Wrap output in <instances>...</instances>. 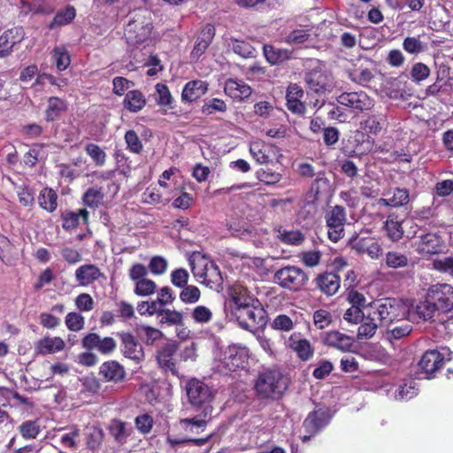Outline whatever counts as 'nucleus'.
<instances>
[{
  "instance_id": "obj_4",
  "label": "nucleus",
  "mask_w": 453,
  "mask_h": 453,
  "mask_svg": "<svg viewBox=\"0 0 453 453\" xmlns=\"http://www.w3.org/2000/svg\"><path fill=\"white\" fill-rule=\"evenodd\" d=\"M308 274L300 267L287 265L277 270L273 280L280 287L290 291H299L307 283Z\"/></svg>"
},
{
  "instance_id": "obj_23",
  "label": "nucleus",
  "mask_w": 453,
  "mask_h": 453,
  "mask_svg": "<svg viewBox=\"0 0 453 453\" xmlns=\"http://www.w3.org/2000/svg\"><path fill=\"white\" fill-rule=\"evenodd\" d=\"M230 296L234 303V312L249 305L258 303V300L250 294L246 287L242 285L234 286Z\"/></svg>"
},
{
  "instance_id": "obj_59",
  "label": "nucleus",
  "mask_w": 453,
  "mask_h": 453,
  "mask_svg": "<svg viewBox=\"0 0 453 453\" xmlns=\"http://www.w3.org/2000/svg\"><path fill=\"white\" fill-rule=\"evenodd\" d=\"M310 38V34L308 30L303 28L295 29L291 31L286 37H285V42L288 44H302L308 41Z\"/></svg>"
},
{
  "instance_id": "obj_13",
  "label": "nucleus",
  "mask_w": 453,
  "mask_h": 453,
  "mask_svg": "<svg viewBox=\"0 0 453 453\" xmlns=\"http://www.w3.org/2000/svg\"><path fill=\"white\" fill-rule=\"evenodd\" d=\"M180 342H179L180 343ZM179 348L178 342H173L166 343L160 349L157 350V360L159 366L165 372H171L173 374H177L176 370V351Z\"/></svg>"
},
{
  "instance_id": "obj_29",
  "label": "nucleus",
  "mask_w": 453,
  "mask_h": 453,
  "mask_svg": "<svg viewBox=\"0 0 453 453\" xmlns=\"http://www.w3.org/2000/svg\"><path fill=\"white\" fill-rule=\"evenodd\" d=\"M264 56L272 65H280L290 58L291 51L286 49L277 48L271 44L263 47Z\"/></svg>"
},
{
  "instance_id": "obj_64",
  "label": "nucleus",
  "mask_w": 453,
  "mask_h": 453,
  "mask_svg": "<svg viewBox=\"0 0 453 453\" xmlns=\"http://www.w3.org/2000/svg\"><path fill=\"white\" fill-rule=\"evenodd\" d=\"M167 266L166 259L161 256L153 257L149 264L150 271L156 275L164 274L167 270Z\"/></svg>"
},
{
  "instance_id": "obj_11",
  "label": "nucleus",
  "mask_w": 453,
  "mask_h": 453,
  "mask_svg": "<svg viewBox=\"0 0 453 453\" xmlns=\"http://www.w3.org/2000/svg\"><path fill=\"white\" fill-rule=\"evenodd\" d=\"M427 293L437 311L449 312L453 309V288L450 285H434Z\"/></svg>"
},
{
  "instance_id": "obj_16",
  "label": "nucleus",
  "mask_w": 453,
  "mask_h": 453,
  "mask_svg": "<svg viewBox=\"0 0 453 453\" xmlns=\"http://www.w3.org/2000/svg\"><path fill=\"white\" fill-rule=\"evenodd\" d=\"M25 34L23 28L15 27L5 30L0 35V58L8 56L15 44L19 43L24 39Z\"/></svg>"
},
{
  "instance_id": "obj_6",
  "label": "nucleus",
  "mask_w": 453,
  "mask_h": 453,
  "mask_svg": "<svg viewBox=\"0 0 453 453\" xmlns=\"http://www.w3.org/2000/svg\"><path fill=\"white\" fill-rule=\"evenodd\" d=\"M305 82L308 88L318 95L331 92L335 86L332 73L320 65L306 73Z\"/></svg>"
},
{
  "instance_id": "obj_32",
  "label": "nucleus",
  "mask_w": 453,
  "mask_h": 453,
  "mask_svg": "<svg viewBox=\"0 0 453 453\" xmlns=\"http://www.w3.org/2000/svg\"><path fill=\"white\" fill-rule=\"evenodd\" d=\"M53 64L59 72L66 70L71 64V58L67 49L63 46H56L50 52Z\"/></svg>"
},
{
  "instance_id": "obj_2",
  "label": "nucleus",
  "mask_w": 453,
  "mask_h": 453,
  "mask_svg": "<svg viewBox=\"0 0 453 453\" xmlns=\"http://www.w3.org/2000/svg\"><path fill=\"white\" fill-rule=\"evenodd\" d=\"M152 28L150 11L139 9L131 12L124 32L127 44L131 47H145V44L151 41Z\"/></svg>"
},
{
  "instance_id": "obj_48",
  "label": "nucleus",
  "mask_w": 453,
  "mask_h": 453,
  "mask_svg": "<svg viewBox=\"0 0 453 453\" xmlns=\"http://www.w3.org/2000/svg\"><path fill=\"white\" fill-rule=\"evenodd\" d=\"M222 282V277L219 272L218 265L215 263H211L209 265V269L206 273V276L203 280H201V283L209 286L210 288H214L216 286L220 285Z\"/></svg>"
},
{
  "instance_id": "obj_14",
  "label": "nucleus",
  "mask_w": 453,
  "mask_h": 453,
  "mask_svg": "<svg viewBox=\"0 0 453 453\" xmlns=\"http://www.w3.org/2000/svg\"><path fill=\"white\" fill-rule=\"evenodd\" d=\"M444 364V357L438 350H428L425 352L419 361V367L426 374V379H432L434 377V372H437Z\"/></svg>"
},
{
  "instance_id": "obj_50",
  "label": "nucleus",
  "mask_w": 453,
  "mask_h": 453,
  "mask_svg": "<svg viewBox=\"0 0 453 453\" xmlns=\"http://www.w3.org/2000/svg\"><path fill=\"white\" fill-rule=\"evenodd\" d=\"M86 153L98 166H103L106 161V153L96 144L88 143L85 147Z\"/></svg>"
},
{
  "instance_id": "obj_47",
  "label": "nucleus",
  "mask_w": 453,
  "mask_h": 453,
  "mask_svg": "<svg viewBox=\"0 0 453 453\" xmlns=\"http://www.w3.org/2000/svg\"><path fill=\"white\" fill-rule=\"evenodd\" d=\"M104 194L101 188H89L83 195V203L90 208H96L101 203Z\"/></svg>"
},
{
  "instance_id": "obj_57",
  "label": "nucleus",
  "mask_w": 453,
  "mask_h": 453,
  "mask_svg": "<svg viewBox=\"0 0 453 453\" xmlns=\"http://www.w3.org/2000/svg\"><path fill=\"white\" fill-rule=\"evenodd\" d=\"M290 347L296 352L298 357L303 361L310 359L313 355L310 342H292Z\"/></svg>"
},
{
  "instance_id": "obj_17",
  "label": "nucleus",
  "mask_w": 453,
  "mask_h": 453,
  "mask_svg": "<svg viewBox=\"0 0 453 453\" xmlns=\"http://www.w3.org/2000/svg\"><path fill=\"white\" fill-rule=\"evenodd\" d=\"M226 95L236 101H243L252 94V88L242 80L229 78L225 81Z\"/></svg>"
},
{
  "instance_id": "obj_37",
  "label": "nucleus",
  "mask_w": 453,
  "mask_h": 453,
  "mask_svg": "<svg viewBox=\"0 0 453 453\" xmlns=\"http://www.w3.org/2000/svg\"><path fill=\"white\" fill-rule=\"evenodd\" d=\"M408 223V221H403ZM385 228L388 238L393 242L401 240L403 236L402 222L395 219L394 215H389L385 222Z\"/></svg>"
},
{
  "instance_id": "obj_12",
  "label": "nucleus",
  "mask_w": 453,
  "mask_h": 453,
  "mask_svg": "<svg viewBox=\"0 0 453 453\" xmlns=\"http://www.w3.org/2000/svg\"><path fill=\"white\" fill-rule=\"evenodd\" d=\"M349 245L357 254H367L372 259H378L382 256L380 245L371 237L354 236L349 240Z\"/></svg>"
},
{
  "instance_id": "obj_63",
  "label": "nucleus",
  "mask_w": 453,
  "mask_h": 453,
  "mask_svg": "<svg viewBox=\"0 0 453 453\" xmlns=\"http://www.w3.org/2000/svg\"><path fill=\"white\" fill-rule=\"evenodd\" d=\"M374 318H366L365 322H363L358 326V336L359 337H366V338H372L378 327V325L374 322Z\"/></svg>"
},
{
  "instance_id": "obj_5",
  "label": "nucleus",
  "mask_w": 453,
  "mask_h": 453,
  "mask_svg": "<svg viewBox=\"0 0 453 453\" xmlns=\"http://www.w3.org/2000/svg\"><path fill=\"white\" fill-rule=\"evenodd\" d=\"M186 392L189 403L195 409L203 410L211 406L214 392L207 384L197 379H191L186 384Z\"/></svg>"
},
{
  "instance_id": "obj_15",
  "label": "nucleus",
  "mask_w": 453,
  "mask_h": 453,
  "mask_svg": "<svg viewBox=\"0 0 453 453\" xmlns=\"http://www.w3.org/2000/svg\"><path fill=\"white\" fill-rule=\"evenodd\" d=\"M416 251L421 256L437 254L442 249V243L439 235L427 233L419 237L414 243Z\"/></svg>"
},
{
  "instance_id": "obj_35",
  "label": "nucleus",
  "mask_w": 453,
  "mask_h": 453,
  "mask_svg": "<svg viewBox=\"0 0 453 453\" xmlns=\"http://www.w3.org/2000/svg\"><path fill=\"white\" fill-rule=\"evenodd\" d=\"M76 16V10L73 6L67 5L64 9L59 10L51 23L50 24V28H54L55 27L65 26L71 23Z\"/></svg>"
},
{
  "instance_id": "obj_58",
  "label": "nucleus",
  "mask_w": 453,
  "mask_h": 453,
  "mask_svg": "<svg viewBox=\"0 0 453 453\" xmlns=\"http://www.w3.org/2000/svg\"><path fill=\"white\" fill-rule=\"evenodd\" d=\"M201 293L197 287L187 285L180 294V299L185 303H195L200 298Z\"/></svg>"
},
{
  "instance_id": "obj_52",
  "label": "nucleus",
  "mask_w": 453,
  "mask_h": 453,
  "mask_svg": "<svg viewBox=\"0 0 453 453\" xmlns=\"http://www.w3.org/2000/svg\"><path fill=\"white\" fill-rule=\"evenodd\" d=\"M135 334L136 337H146L148 340H159L163 335L162 332L157 328L139 324L135 326Z\"/></svg>"
},
{
  "instance_id": "obj_61",
  "label": "nucleus",
  "mask_w": 453,
  "mask_h": 453,
  "mask_svg": "<svg viewBox=\"0 0 453 453\" xmlns=\"http://www.w3.org/2000/svg\"><path fill=\"white\" fill-rule=\"evenodd\" d=\"M134 424L137 430L140 433L145 434H149L151 431L154 425V420L150 414L144 413L135 418Z\"/></svg>"
},
{
  "instance_id": "obj_44",
  "label": "nucleus",
  "mask_w": 453,
  "mask_h": 453,
  "mask_svg": "<svg viewBox=\"0 0 453 453\" xmlns=\"http://www.w3.org/2000/svg\"><path fill=\"white\" fill-rule=\"evenodd\" d=\"M122 351L126 357L137 361L144 357L143 349L140 342H123Z\"/></svg>"
},
{
  "instance_id": "obj_56",
  "label": "nucleus",
  "mask_w": 453,
  "mask_h": 453,
  "mask_svg": "<svg viewBox=\"0 0 453 453\" xmlns=\"http://www.w3.org/2000/svg\"><path fill=\"white\" fill-rule=\"evenodd\" d=\"M65 342H38L37 352L42 355L53 354L63 350Z\"/></svg>"
},
{
  "instance_id": "obj_10",
  "label": "nucleus",
  "mask_w": 453,
  "mask_h": 453,
  "mask_svg": "<svg viewBox=\"0 0 453 453\" xmlns=\"http://www.w3.org/2000/svg\"><path fill=\"white\" fill-rule=\"evenodd\" d=\"M373 314L381 323H388L403 317L405 307L399 300L386 298L379 302Z\"/></svg>"
},
{
  "instance_id": "obj_25",
  "label": "nucleus",
  "mask_w": 453,
  "mask_h": 453,
  "mask_svg": "<svg viewBox=\"0 0 453 453\" xmlns=\"http://www.w3.org/2000/svg\"><path fill=\"white\" fill-rule=\"evenodd\" d=\"M99 374L107 381L118 383L122 381L126 376L125 369L116 361H107L102 364L99 368Z\"/></svg>"
},
{
  "instance_id": "obj_24",
  "label": "nucleus",
  "mask_w": 453,
  "mask_h": 453,
  "mask_svg": "<svg viewBox=\"0 0 453 453\" xmlns=\"http://www.w3.org/2000/svg\"><path fill=\"white\" fill-rule=\"evenodd\" d=\"M75 278L81 286H88L100 278H104V275L96 265L88 264L76 269Z\"/></svg>"
},
{
  "instance_id": "obj_21",
  "label": "nucleus",
  "mask_w": 453,
  "mask_h": 453,
  "mask_svg": "<svg viewBox=\"0 0 453 453\" xmlns=\"http://www.w3.org/2000/svg\"><path fill=\"white\" fill-rule=\"evenodd\" d=\"M329 421L326 411L321 409L311 411L303 420V426L305 431L311 435H315Z\"/></svg>"
},
{
  "instance_id": "obj_54",
  "label": "nucleus",
  "mask_w": 453,
  "mask_h": 453,
  "mask_svg": "<svg viewBox=\"0 0 453 453\" xmlns=\"http://www.w3.org/2000/svg\"><path fill=\"white\" fill-rule=\"evenodd\" d=\"M163 309V305L160 303H157V300H154L151 302H141L137 305V310L141 315L148 314L150 316L157 315L159 316L161 311Z\"/></svg>"
},
{
  "instance_id": "obj_46",
  "label": "nucleus",
  "mask_w": 453,
  "mask_h": 453,
  "mask_svg": "<svg viewBox=\"0 0 453 453\" xmlns=\"http://www.w3.org/2000/svg\"><path fill=\"white\" fill-rule=\"evenodd\" d=\"M160 324L180 326L182 325L183 316L181 312L175 310L162 309L159 316Z\"/></svg>"
},
{
  "instance_id": "obj_20",
  "label": "nucleus",
  "mask_w": 453,
  "mask_h": 453,
  "mask_svg": "<svg viewBox=\"0 0 453 453\" xmlns=\"http://www.w3.org/2000/svg\"><path fill=\"white\" fill-rule=\"evenodd\" d=\"M303 96V88L296 84L291 83L288 85L286 93L287 107L288 109L295 113L302 115L305 112V105L301 101Z\"/></svg>"
},
{
  "instance_id": "obj_28",
  "label": "nucleus",
  "mask_w": 453,
  "mask_h": 453,
  "mask_svg": "<svg viewBox=\"0 0 453 453\" xmlns=\"http://www.w3.org/2000/svg\"><path fill=\"white\" fill-rule=\"evenodd\" d=\"M272 146L261 140H255L250 143V152L259 165L267 164L271 160Z\"/></svg>"
},
{
  "instance_id": "obj_9",
  "label": "nucleus",
  "mask_w": 453,
  "mask_h": 453,
  "mask_svg": "<svg viewBox=\"0 0 453 453\" xmlns=\"http://www.w3.org/2000/svg\"><path fill=\"white\" fill-rule=\"evenodd\" d=\"M265 313L259 303L234 311V315L241 326L249 331H253L265 324Z\"/></svg>"
},
{
  "instance_id": "obj_19",
  "label": "nucleus",
  "mask_w": 453,
  "mask_h": 453,
  "mask_svg": "<svg viewBox=\"0 0 453 453\" xmlns=\"http://www.w3.org/2000/svg\"><path fill=\"white\" fill-rule=\"evenodd\" d=\"M215 35V27L211 24L205 25L201 30L191 52V59L198 60L205 52Z\"/></svg>"
},
{
  "instance_id": "obj_1",
  "label": "nucleus",
  "mask_w": 453,
  "mask_h": 453,
  "mask_svg": "<svg viewBox=\"0 0 453 453\" xmlns=\"http://www.w3.org/2000/svg\"><path fill=\"white\" fill-rule=\"evenodd\" d=\"M289 379L277 369H265L260 372L254 381V391L262 401L280 400L287 391Z\"/></svg>"
},
{
  "instance_id": "obj_49",
  "label": "nucleus",
  "mask_w": 453,
  "mask_h": 453,
  "mask_svg": "<svg viewBox=\"0 0 453 453\" xmlns=\"http://www.w3.org/2000/svg\"><path fill=\"white\" fill-rule=\"evenodd\" d=\"M385 263L390 268H403L408 265V257L404 254L389 251L385 256Z\"/></svg>"
},
{
  "instance_id": "obj_43",
  "label": "nucleus",
  "mask_w": 453,
  "mask_h": 453,
  "mask_svg": "<svg viewBox=\"0 0 453 453\" xmlns=\"http://www.w3.org/2000/svg\"><path fill=\"white\" fill-rule=\"evenodd\" d=\"M360 125L365 133L374 136L378 135L383 128L382 119L377 115L369 116Z\"/></svg>"
},
{
  "instance_id": "obj_26",
  "label": "nucleus",
  "mask_w": 453,
  "mask_h": 453,
  "mask_svg": "<svg viewBox=\"0 0 453 453\" xmlns=\"http://www.w3.org/2000/svg\"><path fill=\"white\" fill-rule=\"evenodd\" d=\"M317 287L326 295H334L340 288V277L333 273L319 274L316 280Z\"/></svg>"
},
{
  "instance_id": "obj_39",
  "label": "nucleus",
  "mask_w": 453,
  "mask_h": 453,
  "mask_svg": "<svg viewBox=\"0 0 453 453\" xmlns=\"http://www.w3.org/2000/svg\"><path fill=\"white\" fill-rule=\"evenodd\" d=\"M212 412V406H205L202 412L194 418H186L180 419V424L183 426H194L199 428H204L206 424L211 418Z\"/></svg>"
},
{
  "instance_id": "obj_31",
  "label": "nucleus",
  "mask_w": 453,
  "mask_h": 453,
  "mask_svg": "<svg viewBox=\"0 0 453 453\" xmlns=\"http://www.w3.org/2000/svg\"><path fill=\"white\" fill-rule=\"evenodd\" d=\"M146 104V98L140 90L128 91L124 98L123 105L125 109L131 112L140 111Z\"/></svg>"
},
{
  "instance_id": "obj_36",
  "label": "nucleus",
  "mask_w": 453,
  "mask_h": 453,
  "mask_svg": "<svg viewBox=\"0 0 453 453\" xmlns=\"http://www.w3.org/2000/svg\"><path fill=\"white\" fill-rule=\"evenodd\" d=\"M58 196L52 188H43L38 196V203L43 210L53 212L58 206Z\"/></svg>"
},
{
  "instance_id": "obj_40",
  "label": "nucleus",
  "mask_w": 453,
  "mask_h": 453,
  "mask_svg": "<svg viewBox=\"0 0 453 453\" xmlns=\"http://www.w3.org/2000/svg\"><path fill=\"white\" fill-rule=\"evenodd\" d=\"M67 430L66 433L61 435L60 443L65 448L75 449L79 445L81 429L77 426H73Z\"/></svg>"
},
{
  "instance_id": "obj_42",
  "label": "nucleus",
  "mask_w": 453,
  "mask_h": 453,
  "mask_svg": "<svg viewBox=\"0 0 453 453\" xmlns=\"http://www.w3.org/2000/svg\"><path fill=\"white\" fill-rule=\"evenodd\" d=\"M277 238L281 242H283L285 244H289V245H299L304 240V236L300 231H297V230L288 231V230L281 229V228L278 229Z\"/></svg>"
},
{
  "instance_id": "obj_8",
  "label": "nucleus",
  "mask_w": 453,
  "mask_h": 453,
  "mask_svg": "<svg viewBox=\"0 0 453 453\" xmlns=\"http://www.w3.org/2000/svg\"><path fill=\"white\" fill-rule=\"evenodd\" d=\"M339 104L349 108L355 113L371 111L374 106V100L365 91L343 92L336 98Z\"/></svg>"
},
{
  "instance_id": "obj_55",
  "label": "nucleus",
  "mask_w": 453,
  "mask_h": 453,
  "mask_svg": "<svg viewBox=\"0 0 453 453\" xmlns=\"http://www.w3.org/2000/svg\"><path fill=\"white\" fill-rule=\"evenodd\" d=\"M226 111V104L222 99L212 98L204 103L202 107L203 113L206 115L214 114L217 111L224 112Z\"/></svg>"
},
{
  "instance_id": "obj_38",
  "label": "nucleus",
  "mask_w": 453,
  "mask_h": 453,
  "mask_svg": "<svg viewBox=\"0 0 453 453\" xmlns=\"http://www.w3.org/2000/svg\"><path fill=\"white\" fill-rule=\"evenodd\" d=\"M416 313L419 319L429 320L434 318L435 312V304L429 299V295L426 293L425 299L419 302L415 308Z\"/></svg>"
},
{
  "instance_id": "obj_51",
  "label": "nucleus",
  "mask_w": 453,
  "mask_h": 453,
  "mask_svg": "<svg viewBox=\"0 0 453 453\" xmlns=\"http://www.w3.org/2000/svg\"><path fill=\"white\" fill-rule=\"evenodd\" d=\"M156 283L150 279H143L135 282L134 293L139 296H148L155 293Z\"/></svg>"
},
{
  "instance_id": "obj_60",
  "label": "nucleus",
  "mask_w": 453,
  "mask_h": 453,
  "mask_svg": "<svg viewBox=\"0 0 453 453\" xmlns=\"http://www.w3.org/2000/svg\"><path fill=\"white\" fill-rule=\"evenodd\" d=\"M232 50L234 53L245 58H252L255 52L254 48L249 42L239 40L232 42Z\"/></svg>"
},
{
  "instance_id": "obj_3",
  "label": "nucleus",
  "mask_w": 453,
  "mask_h": 453,
  "mask_svg": "<svg viewBox=\"0 0 453 453\" xmlns=\"http://www.w3.org/2000/svg\"><path fill=\"white\" fill-rule=\"evenodd\" d=\"M225 342H214L212 351L215 359L221 362L230 372L246 367L249 359V349L240 343L224 344Z\"/></svg>"
},
{
  "instance_id": "obj_22",
  "label": "nucleus",
  "mask_w": 453,
  "mask_h": 453,
  "mask_svg": "<svg viewBox=\"0 0 453 453\" xmlns=\"http://www.w3.org/2000/svg\"><path fill=\"white\" fill-rule=\"evenodd\" d=\"M208 90L206 81L201 80L191 81L186 83L181 92V101L192 103L203 96Z\"/></svg>"
},
{
  "instance_id": "obj_62",
  "label": "nucleus",
  "mask_w": 453,
  "mask_h": 453,
  "mask_svg": "<svg viewBox=\"0 0 453 453\" xmlns=\"http://www.w3.org/2000/svg\"><path fill=\"white\" fill-rule=\"evenodd\" d=\"M403 50L410 54H418L424 51L423 42L418 37H406L403 42Z\"/></svg>"
},
{
  "instance_id": "obj_41",
  "label": "nucleus",
  "mask_w": 453,
  "mask_h": 453,
  "mask_svg": "<svg viewBox=\"0 0 453 453\" xmlns=\"http://www.w3.org/2000/svg\"><path fill=\"white\" fill-rule=\"evenodd\" d=\"M104 434L102 428L92 426L88 428L86 434L87 448L90 450L98 449L103 442Z\"/></svg>"
},
{
  "instance_id": "obj_33",
  "label": "nucleus",
  "mask_w": 453,
  "mask_h": 453,
  "mask_svg": "<svg viewBox=\"0 0 453 453\" xmlns=\"http://www.w3.org/2000/svg\"><path fill=\"white\" fill-rule=\"evenodd\" d=\"M156 91V102L160 106L165 108V111L173 109L174 99L168 88V87L164 83H157L155 86Z\"/></svg>"
},
{
  "instance_id": "obj_53",
  "label": "nucleus",
  "mask_w": 453,
  "mask_h": 453,
  "mask_svg": "<svg viewBox=\"0 0 453 453\" xmlns=\"http://www.w3.org/2000/svg\"><path fill=\"white\" fill-rule=\"evenodd\" d=\"M332 346L341 349L342 350L351 351V352H357V348H360L361 349H367L371 348V343L369 342H329Z\"/></svg>"
},
{
  "instance_id": "obj_34",
  "label": "nucleus",
  "mask_w": 453,
  "mask_h": 453,
  "mask_svg": "<svg viewBox=\"0 0 453 453\" xmlns=\"http://www.w3.org/2000/svg\"><path fill=\"white\" fill-rule=\"evenodd\" d=\"M66 109V104L58 97H50L48 100V107L45 111V119L47 121L57 119L59 115Z\"/></svg>"
},
{
  "instance_id": "obj_45",
  "label": "nucleus",
  "mask_w": 453,
  "mask_h": 453,
  "mask_svg": "<svg viewBox=\"0 0 453 453\" xmlns=\"http://www.w3.org/2000/svg\"><path fill=\"white\" fill-rule=\"evenodd\" d=\"M21 436L26 440L35 439L41 428L38 420H27L19 426Z\"/></svg>"
},
{
  "instance_id": "obj_18",
  "label": "nucleus",
  "mask_w": 453,
  "mask_h": 453,
  "mask_svg": "<svg viewBox=\"0 0 453 453\" xmlns=\"http://www.w3.org/2000/svg\"><path fill=\"white\" fill-rule=\"evenodd\" d=\"M384 196L377 200L379 206L397 208L406 205L410 201V193L406 188H395L392 192L383 194Z\"/></svg>"
},
{
  "instance_id": "obj_30",
  "label": "nucleus",
  "mask_w": 453,
  "mask_h": 453,
  "mask_svg": "<svg viewBox=\"0 0 453 453\" xmlns=\"http://www.w3.org/2000/svg\"><path fill=\"white\" fill-rule=\"evenodd\" d=\"M189 265L191 266V272L194 277L201 282V280L206 276V273L209 269V265H211L212 261H210L206 257L193 254L189 257Z\"/></svg>"
},
{
  "instance_id": "obj_27",
  "label": "nucleus",
  "mask_w": 453,
  "mask_h": 453,
  "mask_svg": "<svg viewBox=\"0 0 453 453\" xmlns=\"http://www.w3.org/2000/svg\"><path fill=\"white\" fill-rule=\"evenodd\" d=\"M108 431L110 435L119 445L125 444L131 434V429L127 428V423L119 418L111 420L108 426Z\"/></svg>"
},
{
  "instance_id": "obj_7",
  "label": "nucleus",
  "mask_w": 453,
  "mask_h": 453,
  "mask_svg": "<svg viewBox=\"0 0 453 453\" xmlns=\"http://www.w3.org/2000/svg\"><path fill=\"white\" fill-rule=\"evenodd\" d=\"M346 220L345 209L341 205L332 206L326 211L325 221L327 235L332 242H337L344 236Z\"/></svg>"
}]
</instances>
